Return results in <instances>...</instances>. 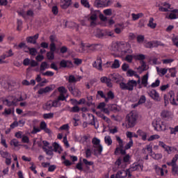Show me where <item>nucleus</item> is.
<instances>
[{"instance_id": "nucleus-58", "label": "nucleus", "mask_w": 178, "mask_h": 178, "mask_svg": "<svg viewBox=\"0 0 178 178\" xmlns=\"http://www.w3.org/2000/svg\"><path fill=\"white\" fill-rule=\"evenodd\" d=\"M104 13L106 16H112V9L104 10Z\"/></svg>"}, {"instance_id": "nucleus-35", "label": "nucleus", "mask_w": 178, "mask_h": 178, "mask_svg": "<svg viewBox=\"0 0 178 178\" xmlns=\"http://www.w3.org/2000/svg\"><path fill=\"white\" fill-rule=\"evenodd\" d=\"M0 155H1L3 158H10V154L8 152L0 151Z\"/></svg>"}, {"instance_id": "nucleus-48", "label": "nucleus", "mask_w": 178, "mask_h": 178, "mask_svg": "<svg viewBox=\"0 0 178 178\" xmlns=\"http://www.w3.org/2000/svg\"><path fill=\"white\" fill-rule=\"evenodd\" d=\"M161 118H163V119H166V118L169 117V112L166 111H163L161 112Z\"/></svg>"}, {"instance_id": "nucleus-16", "label": "nucleus", "mask_w": 178, "mask_h": 178, "mask_svg": "<svg viewBox=\"0 0 178 178\" xmlns=\"http://www.w3.org/2000/svg\"><path fill=\"white\" fill-rule=\"evenodd\" d=\"M40 130H44V132H46L47 134H51V129L49 128H47V123L44 121L40 122Z\"/></svg>"}, {"instance_id": "nucleus-18", "label": "nucleus", "mask_w": 178, "mask_h": 178, "mask_svg": "<svg viewBox=\"0 0 178 178\" xmlns=\"http://www.w3.org/2000/svg\"><path fill=\"white\" fill-rule=\"evenodd\" d=\"M72 5V0H64V2L61 4L62 9H67L68 6Z\"/></svg>"}, {"instance_id": "nucleus-42", "label": "nucleus", "mask_w": 178, "mask_h": 178, "mask_svg": "<svg viewBox=\"0 0 178 178\" xmlns=\"http://www.w3.org/2000/svg\"><path fill=\"white\" fill-rule=\"evenodd\" d=\"M81 3L85 8H90V3L87 0H81Z\"/></svg>"}, {"instance_id": "nucleus-38", "label": "nucleus", "mask_w": 178, "mask_h": 178, "mask_svg": "<svg viewBox=\"0 0 178 178\" xmlns=\"http://www.w3.org/2000/svg\"><path fill=\"white\" fill-rule=\"evenodd\" d=\"M68 82L70 84H72V83H76L77 82V79H76V77L73 75H70L68 79Z\"/></svg>"}, {"instance_id": "nucleus-50", "label": "nucleus", "mask_w": 178, "mask_h": 178, "mask_svg": "<svg viewBox=\"0 0 178 178\" xmlns=\"http://www.w3.org/2000/svg\"><path fill=\"white\" fill-rule=\"evenodd\" d=\"M170 73H171V77H176V68H170L169 69Z\"/></svg>"}, {"instance_id": "nucleus-56", "label": "nucleus", "mask_w": 178, "mask_h": 178, "mask_svg": "<svg viewBox=\"0 0 178 178\" xmlns=\"http://www.w3.org/2000/svg\"><path fill=\"white\" fill-rule=\"evenodd\" d=\"M90 12L92 15H95L96 17L97 18H98V15L99 16V14L101 13L99 10H94V8H91Z\"/></svg>"}, {"instance_id": "nucleus-49", "label": "nucleus", "mask_w": 178, "mask_h": 178, "mask_svg": "<svg viewBox=\"0 0 178 178\" xmlns=\"http://www.w3.org/2000/svg\"><path fill=\"white\" fill-rule=\"evenodd\" d=\"M107 97L110 99H113L115 98V94L113 93V92H112V90H110L107 93Z\"/></svg>"}, {"instance_id": "nucleus-64", "label": "nucleus", "mask_w": 178, "mask_h": 178, "mask_svg": "<svg viewBox=\"0 0 178 178\" xmlns=\"http://www.w3.org/2000/svg\"><path fill=\"white\" fill-rule=\"evenodd\" d=\"M20 49H22V48H29V47H27V45L26 44V43L24 42H20L18 46H17Z\"/></svg>"}, {"instance_id": "nucleus-21", "label": "nucleus", "mask_w": 178, "mask_h": 178, "mask_svg": "<svg viewBox=\"0 0 178 178\" xmlns=\"http://www.w3.org/2000/svg\"><path fill=\"white\" fill-rule=\"evenodd\" d=\"M89 118H92V122H89L88 124H90L91 126H94L95 129H98L99 126L95 125V117L92 114H88Z\"/></svg>"}, {"instance_id": "nucleus-44", "label": "nucleus", "mask_w": 178, "mask_h": 178, "mask_svg": "<svg viewBox=\"0 0 178 178\" xmlns=\"http://www.w3.org/2000/svg\"><path fill=\"white\" fill-rule=\"evenodd\" d=\"M92 143L93 145H100L99 143H101V140L97 138H94Z\"/></svg>"}, {"instance_id": "nucleus-55", "label": "nucleus", "mask_w": 178, "mask_h": 178, "mask_svg": "<svg viewBox=\"0 0 178 178\" xmlns=\"http://www.w3.org/2000/svg\"><path fill=\"white\" fill-rule=\"evenodd\" d=\"M125 60H127V62H128L129 63H131V62H133V56L127 55V56L125 57Z\"/></svg>"}, {"instance_id": "nucleus-1", "label": "nucleus", "mask_w": 178, "mask_h": 178, "mask_svg": "<svg viewBox=\"0 0 178 178\" xmlns=\"http://www.w3.org/2000/svg\"><path fill=\"white\" fill-rule=\"evenodd\" d=\"M138 118V116H137V114L134 113H129L126 116V124L127 126H128L129 129H131V127H134V126L137 124Z\"/></svg>"}, {"instance_id": "nucleus-32", "label": "nucleus", "mask_w": 178, "mask_h": 178, "mask_svg": "<svg viewBox=\"0 0 178 178\" xmlns=\"http://www.w3.org/2000/svg\"><path fill=\"white\" fill-rule=\"evenodd\" d=\"M47 57L49 59V60H53V59L55 58V55H54V52L49 51L47 53Z\"/></svg>"}, {"instance_id": "nucleus-41", "label": "nucleus", "mask_w": 178, "mask_h": 178, "mask_svg": "<svg viewBox=\"0 0 178 178\" xmlns=\"http://www.w3.org/2000/svg\"><path fill=\"white\" fill-rule=\"evenodd\" d=\"M44 119H52L54 118V113H45L43 115Z\"/></svg>"}, {"instance_id": "nucleus-51", "label": "nucleus", "mask_w": 178, "mask_h": 178, "mask_svg": "<svg viewBox=\"0 0 178 178\" xmlns=\"http://www.w3.org/2000/svg\"><path fill=\"white\" fill-rule=\"evenodd\" d=\"M138 60H140V62H144V59H145V55L139 54L136 56Z\"/></svg>"}, {"instance_id": "nucleus-47", "label": "nucleus", "mask_w": 178, "mask_h": 178, "mask_svg": "<svg viewBox=\"0 0 178 178\" xmlns=\"http://www.w3.org/2000/svg\"><path fill=\"white\" fill-rule=\"evenodd\" d=\"M42 76H47L48 77H52L54 76V73L51 71H47L46 72L42 73Z\"/></svg>"}, {"instance_id": "nucleus-37", "label": "nucleus", "mask_w": 178, "mask_h": 178, "mask_svg": "<svg viewBox=\"0 0 178 178\" xmlns=\"http://www.w3.org/2000/svg\"><path fill=\"white\" fill-rule=\"evenodd\" d=\"M138 166H141V165H140V164H134L133 166H131L128 170H129V172H134V171H136L138 169Z\"/></svg>"}, {"instance_id": "nucleus-24", "label": "nucleus", "mask_w": 178, "mask_h": 178, "mask_svg": "<svg viewBox=\"0 0 178 178\" xmlns=\"http://www.w3.org/2000/svg\"><path fill=\"white\" fill-rule=\"evenodd\" d=\"M96 115H97L99 118H102V119H103V120H105V122H106L107 123H109V122H111V119L108 118L104 114L101 113V112H97Z\"/></svg>"}, {"instance_id": "nucleus-63", "label": "nucleus", "mask_w": 178, "mask_h": 178, "mask_svg": "<svg viewBox=\"0 0 178 178\" xmlns=\"http://www.w3.org/2000/svg\"><path fill=\"white\" fill-rule=\"evenodd\" d=\"M145 40L144 35H138L137 37V42H143Z\"/></svg>"}, {"instance_id": "nucleus-53", "label": "nucleus", "mask_w": 178, "mask_h": 178, "mask_svg": "<svg viewBox=\"0 0 178 178\" xmlns=\"http://www.w3.org/2000/svg\"><path fill=\"white\" fill-rule=\"evenodd\" d=\"M60 67H67V60H62L60 62Z\"/></svg>"}, {"instance_id": "nucleus-13", "label": "nucleus", "mask_w": 178, "mask_h": 178, "mask_svg": "<svg viewBox=\"0 0 178 178\" xmlns=\"http://www.w3.org/2000/svg\"><path fill=\"white\" fill-rule=\"evenodd\" d=\"M93 67H96L98 70H102V58L98 56L97 61L93 63Z\"/></svg>"}, {"instance_id": "nucleus-59", "label": "nucleus", "mask_w": 178, "mask_h": 178, "mask_svg": "<svg viewBox=\"0 0 178 178\" xmlns=\"http://www.w3.org/2000/svg\"><path fill=\"white\" fill-rule=\"evenodd\" d=\"M159 138V135H153L151 136L148 139L147 141H154V140H156Z\"/></svg>"}, {"instance_id": "nucleus-11", "label": "nucleus", "mask_w": 178, "mask_h": 178, "mask_svg": "<svg viewBox=\"0 0 178 178\" xmlns=\"http://www.w3.org/2000/svg\"><path fill=\"white\" fill-rule=\"evenodd\" d=\"M39 34L37 33L33 36H29L26 38V42L29 44H37V40H38Z\"/></svg>"}, {"instance_id": "nucleus-10", "label": "nucleus", "mask_w": 178, "mask_h": 178, "mask_svg": "<svg viewBox=\"0 0 178 178\" xmlns=\"http://www.w3.org/2000/svg\"><path fill=\"white\" fill-rule=\"evenodd\" d=\"M109 1L108 0H95L94 5L97 8H102V6H108Z\"/></svg>"}, {"instance_id": "nucleus-33", "label": "nucleus", "mask_w": 178, "mask_h": 178, "mask_svg": "<svg viewBox=\"0 0 178 178\" xmlns=\"http://www.w3.org/2000/svg\"><path fill=\"white\" fill-rule=\"evenodd\" d=\"M104 141L108 145H112V138H111V136H105Z\"/></svg>"}, {"instance_id": "nucleus-4", "label": "nucleus", "mask_w": 178, "mask_h": 178, "mask_svg": "<svg viewBox=\"0 0 178 178\" xmlns=\"http://www.w3.org/2000/svg\"><path fill=\"white\" fill-rule=\"evenodd\" d=\"M137 86V81L134 80L128 81L127 83L124 82L120 83V88L121 90H128V91H133L134 87Z\"/></svg>"}, {"instance_id": "nucleus-23", "label": "nucleus", "mask_w": 178, "mask_h": 178, "mask_svg": "<svg viewBox=\"0 0 178 178\" xmlns=\"http://www.w3.org/2000/svg\"><path fill=\"white\" fill-rule=\"evenodd\" d=\"M29 51H25V52L30 54L32 56H35L37 55V49L28 47Z\"/></svg>"}, {"instance_id": "nucleus-25", "label": "nucleus", "mask_w": 178, "mask_h": 178, "mask_svg": "<svg viewBox=\"0 0 178 178\" xmlns=\"http://www.w3.org/2000/svg\"><path fill=\"white\" fill-rule=\"evenodd\" d=\"M148 27L150 29H155L156 27V23H154V18L150 17L149 20V23L147 24Z\"/></svg>"}, {"instance_id": "nucleus-17", "label": "nucleus", "mask_w": 178, "mask_h": 178, "mask_svg": "<svg viewBox=\"0 0 178 178\" xmlns=\"http://www.w3.org/2000/svg\"><path fill=\"white\" fill-rule=\"evenodd\" d=\"M137 134H138V136H140V137H142V140L143 141H145L147 140V132H144L143 130L138 129L137 131Z\"/></svg>"}, {"instance_id": "nucleus-26", "label": "nucleus", "mask_w": 178, "mask_h": 178, "mask_svg": "<svg viewBox=\"0 0 178 178\" xmlns=\"http://www.w3.org/2000/svg\"><path fill=\"white\" fill-rule=\"evenodd\" d=\"M94 148H96V149H94L93 152H95V155L97 151L98 154L99 155H101L102 152V145H98V146H94Z\"/></svg>"}, {"instance_id": "nucleus-8", "label": "nucleus", "mask_w": 178, "mask_h": 178, "mask_svg": "<svg viewBox=\"0 0 178 178\" xmlns=\"http://www.w3.org/2000/svg\"><path fill=\"white\" fill-rule=\"evenodd\" d=\"M152 126L154 127V130H157V131H165L166 130V124L163 122L160 124L158 121H155L152 122Z\"/></svg>"}, {"instance_id": "nucleus-22", "label": "nucleus", "mask_w": 178, "mask_h": 178, "mask_svg": "<svg viewBox=\"0 0 178 178\" xmlns=\"http://www.w3.org/2000/svg\"><path fill=\"white\" fill-rule=\"evenodd\" d=\"M153 48H158V47H165V44L158 40H154L152 42Z\"/></svg>"}, {"instance_id": "nucleus-31", "label": "nucleus", "mask_w": 178, "mask_h": 178, "mask_svg": "<svg viewBox=\"0 0 178 178\" xmlns=\"http://www.w3.org/2000/svg\"><path fill=\"white\" fill-rule=\"evenodd\" d=\"M70 112H72L73 113H79V112H80V107H79V106H74Z\"/></svg>"}, {"instance_id": "nucleus-12", "label": "nucleus", "mask_w": 178, "mask_h": 178, "mask_svg": "<svg viewBox=\"0 0 178 178\" xmlns=\"http://www.w3.org/2000/svg\"><path fill=\"white\" fill-rule=\"evenodd\" d=\"M130 173V171L129 170H122L118 171L115 174V178H124L127 177V176Z\"/></svg>"}, {"instance_id": "nucleus-2", "label": "nucleus", "mask_w": 178, "mask_h": 178, "mask_svg": "<svg viewBox=\"0 0 178 178\" xmlns=\"http://www.w3.org/2000/svg\"><path fill=\"white\" fill-rule=\"evenodd\" d=\"M122 76L119 75V74H111L108 76V79L106 82L107 87L110 88L113 87V84L111 81H115V83H119L122 81Z\"/></svg>"}, {"instance_id": "nucleus-30", "label": "nucleus", "mask_w": 178, "mask_h": 178, "mask_svg": "<svg viewBox=\"0 0 178 178\" xmlns=\"http://www.w3.org/2000/svg\"><path fill=\"white\" fill-rule=\"evenodd\" d=\"M48 63L47 62H42L40 65V72H44L45 69H48Z\"/></svg>"}, {"instance_id": "nucleus-34", "label": "nucleus", "mask_w": 178, "mask_h": 178, "mask_svg": "<svg viewBox=\"0 0 178 178\" xmlns=\"http://www.w3.org/2000/svg\"><path fill=\"white\" fill-rule=\"evenodd\" d=\"M172 175H178V166L177 164L172 165Z\"/></svg>"}, {"instance_id": "nucleus-57", "label": "nucleus", "mask_w": 178, "mask_h": 178, "mask_svg": "<svg viewBox=\"0 0 178 178\" xmlns=\"http://www.w3.org/2000/svg\"><path fill=\"white\" fill-rule=\"evenodd\" d=\"M59 92H61V94H66V92H67V90H66V88H65V87L63 86H60L58 88Z\"/></svg>"}, {"instance_id": "nucleus-3", "label": "nucleus", "mask_w": 178, "mask_h": 178, "mask_svg": "<svg viewBox=\"0 0 178 178\" xmlns=\"http://www.w3.org/2000/svg\"><path fill=\"white\" fill-rule=\"evenodd\" d=\"M113 37V32L109 31L106 29L102 30V29H97L95 31V37L96 38H105L106 37Z\"/></svg>"}, {"instance_id": "nucleus-28", "label": "nucleus", "mask_w": 178, "mask_h": 178, "mask_svg": "<svg viewBox=\"0 0 178 178\" xmlns=\"http://www.w3.org/2000/svg\"><path fill=\"white\" fill-rule=\"evenodd\" d=\"M52 101H49L46 103V104L43 106L44 111H50L51 108H52Z\"/></svg>"}, {"instance_id": "nucleus-45", "label": "nucleus", "mask_w": 178, "mask_h": 178, "mask_svg": "<svg viewBox=\"0 0 178 178\" xmlns=\"http://www.w3.org/2000/svg\"><path fill=\"white\" fill-rule=\"evenodd\" d=\"M152 158H154V159H156L157 161L159 159H162V154H155L153 153V156H152Z\"/></svg>"}, {"instance_id": "nucleus-39", "label": "nucleus", "mask_w": 178, "mask_h": 178, "mask_svg": "<svg viewBox=\"0 0 178 178\" xmlns=\"http://www.w3.org/2000/svg\"><path fill=\"white\" fill-rule=\"evenodd\" d=\"M159 84H161V81H159V79H156L154 83L151 84L150 87H152V88H155L156 87H159Z\"/></svg>"}, {"instance_id": "nucleus-9", "label": "nucleus", "mask_w": 178, "mask_h": 178, "mask_svg": "<svg viewBox=\"0 0 178 178\" xmlns=\"http://www.w3.org/2000/svg\"><path fill=\"white\" fill-rule=\"evenodd\" d=\"M67 88L69 91H70L71 94L74 95V97H80L81 95L80 90L74 88V85L70 83L68 85Z\"/></svg>"}, {"instance_id": "nucleus-46", "label": "nucleus", "mask_w": 178, "mask_h": 178, "mask_svg": "<svg viewBox=\"0 0 178 178\" xmlns=\"http://www.w3.org/2000/svg\"><path fill=\"white\" fill-rule=\"evenodd\" d=\"M135 73H136V72L134 70L129 69L127 70V76H129V77H133V76H134Z\"/></svg>"}, {"instance_id": "nucleus-54", "label": "nucleus", "mask_w": 178, "mask_h": 178, "mask_svg": "<svg viewBox=\"0 0 178 178\" xmlns=\"http://www.w3.org/2000/svg\"><path fill=\"white\" fill-rule=\"evenodd\" d=\"M116 140L118 141L120 148H123V140L120 138V137L117 136Z\"/></svg>"}, {"instance_id": "nucleus-62", "label": "nucleus", "mask_w": 178, "mask_h": 178, "mask_svg": "<svg viewBox=\"0 0 178 178\" xmlns=\"http://www.w3.org/2000/svg\"><path fill=\"white\" fill-rule=\"evenodd\" d=\"M31 67H35L36 66H38V63L37 61L34 60H31L30 62Z\"/></svg>"}, {"instance_id": "nucleus-20", "label": "nucleus", "mask_w": 178, "mask_h": 178, "mask_svg": "<svg viewBox=\"0 0 178 178\" xmlns=\"http://www.w3.org/2000/svg\"><path fill=\"white\" fill-rule=\"evenodd\" d=\"M141 83L144 86V87H147V86H148V73H147L142 77Z\"/></svg>"}, {"instance_id": "nucleus-19", "label": "nucleus", "mask_w": 178, "mask_h": 178, "mask_svg": "<svg viewBox=\"0 0 178 178\" xmlns=\"http://www.w3.org/2000/svg\"><path fill=\"white\" fill-rule=\"evenodd\" d=\"M123 147H116L114 152L115 155H118L119 151L121 155H126V149H123Z\"/></svg>"}, {"instance_id": "nucleus-27", "label": "nucleus", "mask_w": 178, "mask_h": 178, "mask_svg": "<svg viewBox=\"0 0 178 178\" xmlns=\"http://www.w3.org/2000/svg\"><path fill=\"white\" fill-rule=\"evenodd\" d=\"M120 67V63L119 60L115 59L111 65V69H119Z\"/></svg>"}, {"instance_id": "nucleus-5", "label": "nucleus", "mask_w": 178, "mask_h": 178, "mask_svg": "<svg viewBox=\"0 0 178 178\" xmlns=\"http://www.w3.org/2000/svg\"><path fill=\"white\" fill-rule=\"evenodd\" d=\"M170 12H171L170 14H165V19H168L169 20H175L178 19V9H172L170 10Z\"/></svg>"}, {"instance_id": "nucleus-60", "label": "nucleus", "mask_w": 178, "mask_h": 178, "mask_svg": "<svg viewBox=\"0 0 178 178\" xmlns=\"http://www.w3.org/2000/svg\"><path fill=\"white\" fill-rule=\"evenodd\" d=\"M147 147H146V149L149 152H150V156H153V153H152V146H151V145H147V146H146Z\"/></svg>"}, {"instance_id": "nucleus-29", "label": "nucleus", "mask_w": 178, "mask_h": 178, "mask_svg": "<svg viewBox=\"0 0 178 178\" xmlns=\"http://www.w3.org/2000/svg\"><path fill=\"white\" fill-rule=\"evenodd\" d=\"M53 151H54V152H58V154H60V151L58 150L59 149V148H60V146H59V144H58V143L55 142L53 143Z\"/></svg>"}, {"instance_id": "nucleus-40", "label": "nucleus", "mask_w": 178, "mask_h": 178, "mask_svg": "<svg viewBox=\"0 0 178 178\" xmlns=\"http://www.w3.org/2000/svg\"><path fill=\"white\" fill-rule=\"evenodd\" d=\"M10 145H14V147H19V145H22L19 144V141L17 140V139H13L10 141Z\"/></svg>"}, {"instance_id": "nucleus-6", "label": "nucleus", "mask_w": 178, "mask_h": 178, "mask_svg": "<svg viewBox=\"0 0 178 178\" xmlns=\"http://www.w3.org/2000/svg\"><path fill=\"white\" fill-rule=\"evenodd\" d=\"M54 90H55V85H50L44 88H40L38 91V94H39V95H42V94H47V92H51V91H54Z\"/></svg>"}, {"instance_id": "nucleus-52", "label": "nucleus", "mask_w": 178, "mask_h": 178, "mask_svg": "<svg viewBox=\"0 0 178 178\" xmlns=\"http://www.w3.org/2000/svg\"><path fill=\"white\" fill-rule=\"evenodd\" d=\"M55 51H56V45L55 43H51L50 44V52L54 53Z\"/></svg>"}, {"instance_id": "nucleus-14", "label": "nucleus", "mask_w": 178, "mask_h": 178, "mask_svg": "<svg viewBox=\"0 0 178 178\" xmlns=\"http://www.w3.org/2000/svg\"><path fill=\"white\" fill-rule=\"evenodd\" d=\"M167 96L168 97L172 105H177V103H176V100L175 99V92H173V90H170L167 94Z\"/></svg>"}, {"instance_id": "nucleus-7", "label": "nucleus", "mask_w": 178, "mask_h": 178, "mask_svg": "<svg viewBox=\"0 0 178 178\" xmlns=\"http://www.w3.org/2000/svg\"><path fill=\"white\" fill-rule=\"evenodd\" d=\"M148 95L154 101H156V102H161V97H159V93L156 92V90L152 89L148 92Z\"/></svg>"}, {"instance_id": "nucleus-61", "label": "nucleus", "mask_w": 178, "mask_h": 178, "mask_svg": "<svg viewBox=\"0 0 178 178\" xmlns=\"http://www.w3.org/2000/svg\"><path fill=\"white\" fill-rule=\"evenodd\" d=\"M51 11H52V13H54V15H58V13L59 12L58 10V6H53Z\"/></svg>"}, {"instance_id": "nucleus-15", "label": "nucleus", "mask_w": 178, "mask_h": 178, "mask_svg": "<svg viewBox=\"0 0 178 178\" xmlns=\"http://www.w3.org/2000/svg\"><path fill=\"white\" fill-rule=\"evenodd\" d=\"M140 65H141L137 68L140 74L143 73V72H145V70H148V66L145 63V61H140Z\"/></svg>"}, {"instance_id": "nucleus-36", "label": "nucleus", "mask_w": 178, "mask_h": 178, "mask_svg": "<svg viewBox=\"0 0 178 178\" xmlns=\"http://www.w3.org/2000/svg\"><path fill=\"white\" fill-rule=\"evenodd\" d=\"M145 101H147L145 96L142 95V96H140L138 103L139 104V105H143V104H145Z\"/></svg>"}, {"instance_id": "nucleus-43", "label": "nucleus", "mask_w": 178, "mask_h": 178, "mask_svg": "<svg viewBox=\"0 0 178 178\" xmlns=\"http://www.w3.org/2000/svg\"><path fill=\"white\" fill-rule=\"evenodd\" d=\"M133 147V139H130V141L125 145V149H130Z\"/></svg>"}]
</instances>
